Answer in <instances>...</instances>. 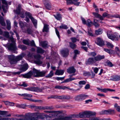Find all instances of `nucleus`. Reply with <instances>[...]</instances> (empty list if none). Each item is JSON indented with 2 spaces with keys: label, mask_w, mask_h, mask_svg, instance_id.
Returning a JSON list of instances; mask_svg holds the SVG:
<instances>
[{
  "label": "nucleus",
  "mask_w": 120,
  "mask_h": 120,
  "mask_svg": "<svg viewBox=\"0 0 120 120\" xmlns=\"http://www.w3.org/2000/svg\"><path fill=\"white\" fill-rule=\"evenodd\" d=\"M3 35L6 38H9V41H11L12 43L10 44V45H6L4 46L8 48V50H11L14 53H17V52L16 50L17 48L15 45L14 39L12 36L10 37L9 33L8 32L5 31L2 33Z\"/></svg>",
  "instance_id": "f257e3e1"
},
{
  "label": "nucleus",
  "mask_w": 120,
  "mask_h": 120,
  "mask_svg": "<svg viewBox=\"0 0 120 120\" xmlns=\"http://www.w3.org/2000/svg\"><path fill=\"white\" fill-rule=\"evenodd\" d=\"M45 72L40 71L34 68L32 72L30 71L27 73L22 75L24 78H29L32 75L35 77H43L45 75Z\"/></svg>",
  "instance_id": "f03ea898"
},
{
  "label": "nucleus",
  "mask_w": 120,
  "mask_h": 120,
  "mask_svg": "<svg viewBox=\"0 0 120 120\" xmlns=\"http://www.w3.org/2000/svg\"><path fill=\"white\" fill-rule=\"evenodd\" d=\"M26 54L24 53L16 56L13 55H9L8 56V58L10 64H16L18 61L22 60L23 57L26 56Z\"/></svg>",
  "instance_id": "7ed1b4c3"
},
{
  "label": "nucleus",
  "mask_w": 120,
  "mask_h": 120,
  "mask_svg": "<svg viewBox=\"0 0 120 120\" xmlns=\"http://www.w3.org/2000/svg\"><path fill=\"white\" fill-rule=\"evenodd\" d=\"M95 112L90 111H85L79 113V117L80 118L89 117L90 116H95Z\"/></svg>",
  "instance_id": "20e7f679"
},
{
  "label": "nucleus",
  "mask_w": 120,
  "mask_h": 120,
  "mask_svg": "<svg viewBox=\"0 0 120 120\" xmlns=\"http://www.w3.org/2000/svg\"><path fill=\"white\" fill-rule=\"evenodd\" d=\"M30 115L29 117V120H38V118L42 119H44L45 118L44 114L42 113H40L39 114H36L37 117L33 116L31 117V114L30 113Z\"/></svg>",
  "instance_id": "39448f33"
},
{
  "label": "nucleus",
  "mask_w": 120,
  "mask_h": 120,
  "mask_svg": "<svg viewBox=\"0 0 120 120\" xmlns=\"http://www.w3.org/2000/svg\"><path fill=\"white\" fill-rule=\"evenodd\" d=\"M30 107L31 109H52V107L47 106L45 107H44L42 106H36L34 105H30Z\"/></svg>",
  "instance_id": "423d86ee"
},
{
  "label": "nucleus",
  "mask_w": 120,
  "mask_h": 120,
  "mask_svg": "<svg viewBox=\"0 0 120 120\" xmlns=\"http://www.w3.org/2000/svg\"><path fill=\"white\" fill-rule=\"evenodd\" d=\"M88 96L83 94H79L75 98V100L80 101L85 99Z\"/></svg>",
  "instance_id": "0eeeda50"
},
{
  "label": "nucleus",
  "mask_w": 120,
  "mask_h": 120,
  "mask_svg": "<svg viewBox=\"0 0 120 120\" xmlns=\"http://www.w3.org/2000/svg\"><path fill=\"white\" fill-rule=\"evenodd\" d=\"M74 118L73 117L71 116H66L65 117L60 116L57 118H56L54 119V120H77L76 119H72V118Z\"/></svg>",
  "instance_id": "6e6552de"
},
{
  "label": "nucleus",
  "mask_w": 120,
  "mask_h": 120,
  "mask_svg": "<svg viewBox=\"0 0 120 120\" xmlns=\"http://www.w3.org/2000/svg\"><path fill=\"white\" fill-rule=\"evenodd\" d=\"M96 43L100 46H102L104 45V43L102 39L100 38H97L96 39Z\"/></svg>",
  "instance_id": "1a4fd4ad"
},
{
  "label": "nucleus",
  "mask_w": 120,
  "mask_h": 120,
  "mask_svg": "<svg viewBox=\"0 0 120 120\" xmlns=\"http://www.w3.org/2000/svg\"><path fill=\"white\" fill-rule=\"evenodd\" d=\"M30 113H26L24 115V118H22L19 119L15 118L13 120L11 119V120H29V117L30 115Z\"/></svg>",
  "instance_id": "9d476101"
},
{
  "label": "nucleus",
  "mask_w": 120,
  "mask_h": 120,
  "mask_svg": "<svg viewBox=\"0 0 120 120\" xmlns=\"http://www.w3.org/2000/svg\"><path fill=\"white\" fill-rule=\"evenodd\" d=\"M95 60L94 58L89 57L86 60V64L87 65L93 64L95 63Z\"/></svg>",
  "instance_id": "9b49d317"
},
{
  "label": "nucleus",
  "mask_w": 120,
  "mask_h": 120,
  "mask_svg": "<svg viewBox=\"0 0 120 120\" xmlns=\"http://www.w3.org/2000/svg\"><path fill=\"white\" fill-rule=\"evenodd\" d=\"M25 61L24 60L22 61V64H21V66H23V67L20 68V70L21 71L20 72H22L25 71L28 69V64L27 63H25Z\"/></svg>",
  "instance_id": "f8f14e48"
},
{
  "label": "nucleus",
  "mask_w": 120,
  "mask_h": 120,
  "mask_svg": "<svg viewBox=\"0 0 120 120\" xmlns=\"http://www.w3.org/2000/svg\"><path fill=\"white\" fill-rule=\"evenodd\" d=\"M34 58L37 60L34 61L35 63L37 64H40L42 63V62L39 59L41 57V56L39 54L35 55L34 56Z\"/></svg>",
  "instance_id": "ddd939ff"
},
{
  "label": "nucleus",
  "mask_w": 120,
  "mask_h": 120,
  "mask_svg": "<svg viewBox=\"0 0 120 120\" xmlns=\"http://www.w3.org/2000/svg\"><path fill=\"white\" fill-rule=\"evenodd\" d=\"M15 12L17 15H20V16L21 18L24 17V11L22 9H17L15 10Z\"/></svg>",
  "instance_id": "4468645a"
},
{
  "label": "nucleus",
  "mask_w": 120,
  "mask_h": 120,
  "mask_svg": "<svg viewBox=\"0 0 120 120\" xmlns=\"http://www.w3.org/2000/svg\"><path fill=\"white\" fill-rule=\"evenodd\" d=\"M2 3L5 5V6H4V5H3L2 6V8L4 12L6 13L7 12V9L8 8L7 3L5 0H2Z\"/></svg>",
  "instance_id": "2eb2a0df"
},
{
  "label": "nucleus",
  "mask_w": 120,
  "mask_h": 120,
  "mask_svg": "<svg viewBox=\"0 0 120 120\" xmlns=\"http://www.w3.org/2000/svg\"><path fill=\"white\" fill-rule=\"evenodd\" d=\"M62 55L64 57H66L68 55L69 50L67 49L63 50L61 51Z\"/></svg>",
  "instance_id": "dca6fc26"
},
{
  "label": "nucleus",
  "mask_w": 120,
  "mask_h": 120,
  "mask_svg": "<svg viewBox=\"0 0 120 120\" xmlns=\"http://www.w3.org/2000/svg\"><path fill=\"white\" fill-rule=\"evenodd\" d=\"M105 56L104 55L101 56L99 55L95 57L94 58V59L95 60V62L96 63L97 61H99L101 60V59L104 58Z\"/></svg>",
  "instance_id": "f3484780"
},
{
  "label": "nucleus",
  "mask_w": 120,
  "mask_h": 120,
  "mask_svg": "<svg viewBox=\"0 0 120 120\" xmlns=\"http://www.w3.org/2000/svg\"><path fill=\"white\" fill-rule=\"evenodd\" d=\"M76 71V70L73 67L68 68L67 69V71L69 73H74Z\"/></svg>",
  "instance_id": "a211bd4d"
},
{
  "label": "nucleus",
  "mask_w": 120,
  "mask_h": 120,
  "mask_svg": "<svg viewBox=\"0 0 120 120\" xmlns=\"http://www.w3.org/2000/svg\"><path fill=\"white\" fill-rule=\"evenodd\" d=\"M53 15L57 20H60L62 19V16L59 12H56V15Z\"/></svg>",
  "instance_id": "6ab92c4d"
},
{
  "label": "nucleus",
  "mask_w": 120,
  "mask_h": 120,
  "mask_svg": "<svg viewBox=\"0 0 120 120\" xmlns=\"http://www.w3.org/2000/svg\"><path fill=\"white\" fill-rule=\"evenodd\" d=\"M38 89V88L33 87H30L25 88V89L26 90L33 91H37Z\"/></svg>",
  "instance_id": "aec40b11"
},
{
  "label": "nucleus",
  "mask_w": 120,
  "mask_h": 120,
  "mask_svg": "<svg viewBox=\"0 0 120 120\" xmlns=\"http://www.w3.org/2000/svg\"><path fill=\"white\" fill-rule=\"evenodd\" d=\"M117 35L115 34V33H114L110 36L109 38L112 41L115 40H117Z\"/></svg>",
  "instance_id": "412c9836"
},
{
  "label": "nucleus",
  "mask_w": 120,
  "mask_h": 120,
  "mask_svg": "<svg viewBox=\"0 0 120 120\" xmlns=\"http://www.w3.org/2000/svg\"><path fill=\"white\" fill-rule=\"evenodd\" d=\"M93 14L96 17L98 18L101 20H103V17L100 14L97 13L93 12Z\"/></svg>",
  "instance_id": "4be33fe9"
},
{
  "label": "nucleus",
  "mask_w": 120,
  "mask_h": 120,
  "mask_svg": "<svg viewBox=\"0 0 120 120\" xmlns=\"http://www.w3.org/2000/svg\"><path fill=\"white\" fill-rule=\"evenodd\" d=\"M8 113V112L7 111H0V115L1 116V115H4L6 116H11V115L10 114L7 115Z\"/></svg>",
  "instance_id": "5701e85b"
},
{
  "label": "nucleus",
  "mask_w": 120,
  "mask_h": 120,
  "mask_svg": "<svg viewBox=\"0 0 120 120\" xmlns=\"http://www.w3.org/2000/svg\"><path fill=\"white\" fill-rule=\"evenodd\" d=\"M64 71L63 70H57L55 74L57 75H62L64 74Z\"/></svg>",
  "instance_id": "b1692460"
},
{
  "label": "nucleus",
  "mask_w": 120,
  "mask_h": 120,
  "mask_svg": "<svg viewBox=\"0 0 120 120\" xmlns=\"http://www.w3.org/2000/svg\"><path fill=\"white\" fill-rule=\"evenodd\" d=\"M6 22L7 25V28L8 30H9L11 28L10 22L8 20H7Z\"/></svg>",
  "instance_id": "393cba45"
},
{
  "label": "nucleus",
  "mask_w": 120,
  "mask_h": 120,
  "mask_svg": "<svg viewBox=\"0 0 120 120\" xmlns=\"http://www.w3.org/2000/svg\"><path fill=\"white\" fill-rule=\"evenodd\" d=\"M49 29V26L47 24H44V28L43 29V32H48Z\"/></svg>",
  "instance_id": "a878e982"
},
{
  "label": "nucleus",
  "mask_w": 120,
  "mask_h": 120,
  "mask_svg": "<svg viewBox=\"0 0 120 120\" xmlns=\"http://www.w3.org/2000/svg\"><path fill=\"white\" fill-rule=\"evenodd\" d=\"M23 99H26L28 100H29L30 101H32L34 102H42V101L41 100H36L34 99H31L29 98H23Z\"/></svg>",
  "instance_id": "bb28decb"
},
{
  "label": "nucleus",
  "mask_w": 120,
  "mask_h": 120,
  "mask_svg": "<svg viewBox=\"0 0 120 120\" xmlns=\"http://www.w3.org/2000/svg\"><path fill=\"white\" fill-rule=\"evenodd\" d=\"M18 94L21 96L28 98H31L32 96V95L27 93H24L22 94Z\"/></svg>",
  "instance_id": "cd10ccee"
},
{
  "label": "nucleus",
  "mask_w": 120,
  "mask_h": 120,
  "mask_svg": "<svg viewBox=\"0 0 120 120\" xmlns=\"http://www.w3.org/2000/svg\"><path fill=\"white\" fill-rule=\"evenodd\" d=\"M37 52L38 53L42 54L44 53L45 51L43 50L41 48L39 47H38Z\"/></svg>",
  "instance_id": "c85d7f7f"
},
{
  "label": "nucleus",
  "mask_w": 120,
  "mask_h": 120,
  "mask_svg": "<svg viewBox=\"0 0 120 120\" xmlns=\"http://www.w3.org/2000/svg\"><path fill=\"white\" fill-rule=\"evenodd\" d=\"M31 19L35 27L36 28L37 23V20L36 19H35L33 17L31 18Z\"/></svg>",
  "instance_id": "c756f323"
},
{
  "label": "nucleus",
  "mask_w": 120,
  "mask_h": 120,
  "mask_svg": "<svg viewBox=\"0 0 120 120\" xmlns=\"http://www.w3.org/2000/svg\"><path fill=\"white\" fill-rule=\"evenodd\" d=\"M46 8L48 10H50L51 7V3L49 2L47 3L45 5Z\"/></svg>",
  "instance_id": "7c9ffc66"
},
{
  "label": "nucleus",
  "mask_w": 120,
  "mask_h": 120,
  "mask_svg": "<svg viewBox=\"0 0 120 120\" xmlns=\"http://www.w3.org/2000/svg\"><path fill=\"white\" fill-rule=\"evenodd\" d=\"M41 44L43 48H45L47 47L48 43L46 41L41 42Z\"/></svg>",
  "instance_id": "2f4dec72"
},
{
  "label": "nucleus",
  "mask_w": 120,
  "mask_h": 120,
  "mask_svg": "<svg viewBox=\"0 0 120 120\" xmlns=\"http://www.w3.org/2000/svg\"><path fill=\"white\" fill-rule=\"evenodd\" d=\"M102 32V30L101 29H99L95 31L96 34L98 35L101 34Z\"/></svg>",
  "instance_id": "473e14b6"
},
{
  "label": "nucleus",
  "mask_w": 120,
  "mask_h": 120,
  "mask_svg": "<svg viewBox=\"0 0 120 120\" xmlns=\"http://www.w3.org/2000/svg\"><path fill=\"white\" fill-rule=\"evenodd\" d=\"M19 47L22 50H26L27 49V47L26 46L21 45H19Z\"/></svg>",
  "instance_id": "72a5a7b5"
},
{
  "label": "nucleus",
  "mask_w": 120,
  "mask_h": 120,
  "mask_svg": "<svg viewBox=\"0 0 120 120\" xmlns=\"http://www.w3.org/2000/svg\"><path fill=\"white\" fill-rule=\"evenodd\" d=\"M53 71L52 70L50 71L49 74L46 76V78H51L53 75Z\"/></svg>",
  "instance_id": "f704fd0d"
},
{
  "label": "nucleus",
  "mask_w": 120,
  "mask_h": 120,
  "mask_svg": "<svg viewBox=\"0 0 120 120\" xmlns=\"http://www.w3.org/2000/svg\"><path fill=\"white\" fill-rule=\"evenodd\" d=\"M69 45L70 47L72 49H75L76 47V45L72 42L69 43Z\"/></svg>",
  "instance_id": "c9c22d12"
},
{
  "label": "nucleus",
  "mask_w": 120,
  "mask_h": 120,
  "mask_svg": "<svg viewBox=\"0 0 120 120\" xmlns=\"http://www.w3.org/2000/svg\"><path fill=\"white\" fill-rule=\"evenodd\" d=\"M23 43L25 45H29L30 40H24L22 41Z\"/></svg>",
  "instance_id": "e433bc0d"
},
{
  "label": "nucleus",
  "mask_w": 120,
  "mask_h": 120,
  "mask_svg": "<svg viewBox=\"0 0 120 120\" xmlns=\"http://www.w3.org/2000/svg\"><path fill=\"white\" fill-rule=\"evenodd\" d=\"M110 15L106 13L105 12L102 15V16L103 17V19H104V18L105 17H106L108 18H109L110 17Z\"/></svg>",
  "instance_id": "4c0bfd02"
},
{
  "label": "nucleus",
  "mask_w": 120,
  "mask_h": 120,
  "mask_svg": "<svg viewBox=\"0 0 120 120\" xmlns=\"http://www.w3.org/2000/svg\"><path fill=\"white\" fill-rule=\"evenodd\" d=\"M16 106L19 108H22L24 109L26 107V105L24 104H17V105Z\"/></svg>",
  "instance_id": "58836bf2"
},
{
  "label": "nucleus",
  "mask_w": 120,
  "mask_h": 120,
  "mask_svg": "<svg viewBox=\"0 0 120 120\" xmlns=\"http://www.w3.org/2000/svg\"><path fill=\"white\" fill-rule=\"evenodd\" d=\"M96 21H98V20L96 19H94V23H93L94 24L96 27H98L99 26V25L98 23L96 22Z\"/></svg>",
  "instance_id": "ea45409f"
},
{
  "label": "nucleus",
  "mask_w": 120,
  "mask_h": 120,
  "mask_svg": "<svg viewBox=\"0 0 120 120\" xmlns=\"http://www.w3.org/2000/svg\"><path fill=\"white\" fill-rule=\"evenodd\" d=\"M75 79L74 78H69L67 79H66L64 81V82H68L71 81Z\"/></svg>",
  "instance_id": "a19ab883"
},
{
  "label": "nucleus",
  "mask_w": 120,
  "mask_h": 120,
  "mask_svg": "<svg viewBox=\"0 0 120 120\" xmlns=\"http://www.w3.org/2000/svg\"><path fill=\"white\" fill-rule=\"evenodd\" d=\"M106 45L109 48H112L113 47V45L109 42H107Z\"/></svg>",
  "instance_id": "79ce46f5"
},
{
  "label": "nucleus",
  "mask_w": 120,
  "mask_h": 120,
  "mask_svg": "<svg viewBox=\"0 0 120 120\" xmlns=\"http://www.w3.org/2000/svg\"><path fill=\"white\" fill-rule=\"evenodd\" d=\"M97 55L96 53L94 52H91L88 54V55L89 56H94Z\"/></svg>",
  "instance_id": "37998d69"
},
{
  "label": "nucleus",
  "mask_w": 120,
  "mask_h": 120,
  "mask_svg": "<svg viewBox=\"0 0 120 120\" xmlns=\"http://www.w3.org/2000/svg\"><path fill=\"white\" fill-rule=\"evenodd\" d=\"M83 75L85 76H89L91 75L90 73L89 72H84Z\"/></svg>",
  "instance_id": "c03bdc74"
},
{
  "label": "nucleus",
  "mask_w": 120,
  "mask_h": 120,
  "mask_svg": "<svg viewBox=\"0 0 120 120\" xmlns=\"http://www.w3.org/2000/svg\"><path fill=\"white\" fill-rule=\"evenodd\" d=\"M88 34L89 35L93 36V31L91 30V29L89 28L88 29Z\"/></svg>",
  "instance_id": "a18cd8bd"
},
{
  "label": "nucleus",
  "mask_w": 120,
  "mask_h": 120,
  "mask_svg": "<svg viewBox=\"0 0 120 120\" xmlns=\"http://www.w3.org/2000/svg\"><path fill=\"white\" fill-rule=\"evenodd\" d=\"M92 69L93 70V71L94 72L96 73H97L98 70L99 68L97 67H93L92 68Z\"/></svg>",
  "instance_id": "49530a36"
},
{
  "label": "nucleus",
  "mask_w": 120,
  "mask_h": 120,
  "mask_svg": "<svg viewBox=\"0 0 120 120\" xmlns=\"http://www.w3.org/2000/svg\"><path fill=\"white\" fill-rule=\"evenodd\" d=\"M87 25L89 26H90L92 24V23L90 19L87 20Z\"/></svg>",
  "instance_id": "de8ad7c7"
},
{
  "label": "nucleus",
  "mask_w": 120,
  "mask_h": 120,
  "mask_svg": "<svg viewBox=\"0 0 120 120\" xmlns=\"http://www.w3.org/2000/svg\"><path fill=\"white\" fill-rule=\"evenodd\" d=\"M25 14L26 16H28L30 19L31 18L33 17L32 16L31 14L29 12H26Z\"/></svg>",
  "instance_id": "09e8293b"
},
{
  "label": "nucleus",
  "mask_w": 120,
  "mask_h": 120,
  "mask_svg": "<svg viewBox=\"0 0 120 120\" xmlns=\"http://www.w3.org/2000/svg\"><path fill=\"white\" fill-rule=\"evenodd\" d=\"M64 86H60L59 85H57L55 87V89H62L63 90L64 89Z\"/></svg>",
  "instance_id": "8fccbe9b"
},
{
  "label": "nucleus",
  "mask_w": 120,
  "mask_h": 120,
  "mask_svg": "<svg viewBox=\"0 0 120 120\" xmlns=\"http://www.w3.org/2000/svg\"><path fill=\"white\" fill-rule=\"evenodd\" d=\"M60 28L61 29H67L68 28L67 26L64 25H61L60 26Z\"/></svg>",
  "instance_id": "3c124183"
},
{
  "label": "nucleus",
  "mask_w": 120,
  "mask_h": 120,
  "mask_svg": "<svg viewBox=\"0 0 120 120\" xmlns=\"http://www.w3.org/2000/svg\"><path fill=\"white\" fill-rule=\"evenodd\" d=\"M108 114H111L113 113L114 112V110L110 109L108 110Z\"/></svg>",
  "instance_id": "603ef678"
},
{
  "label": "nucleus",
  "mask_w": 120,
  "mask_h": 120,
  "mask_svg": "<svg viewBox=\"0 0 120 120\" xmlns=\"http://www.w3.org/2000/svg\"><path fill=\"white\" fill-rule=\"evenodd\" d=\"M104 49L105 51H106L109 54H112V50H109L105 48H104Z\"/></svg>",
  "instance_id": "864d4df0"
},
{
  "label": "nucleus",
  "mask_w": 120,
  "mask_h": 120,
  "mask_svg": "<svg viewBox=\"0 0 120 120\" xmlns=\"http://www.w3.org/2000/svg\"><path fill=\"white\" fill-rule=\"evenodd\" d=\"M71 39L72 42L73 43L77 41H79V40L77 39L75 37L71 38Z\"/></svg>",
  "instance_id": "5fc2aeb1"
},
{
  "label": "nucleus",
  "mask_w": 120,
  "mask_h": 120,
  "mask_svg": "<svg viewBox=\"0 0 120 120\" xmlns=\"http://www.w3.org/2000/svg\"><path fill=\"white\" fill-rule=\"evenodd\" d=\"M80 2H79L75 1L73 2L72 4H74L75 5L77 6H78L79 5V4H80Z\"/></svg>",
  "instance_id": "6e6d98bb"
},
{
  "label": "nucleus",
  "mask_w": 120,
  "mask_h": 120,
  "mask_svg": "<svg viewBox=\"0 0 120 120\" xmlns=\"http://www.w3.org/2000/svg\"><path fill=\"white\" fill-rule=\"evenodd\" d=\"M30 45L32 46H36L33 40H32L31 41H30Z\"/></svg>",
  "instance_id": "4d7b16f0"
},
{
  "label": "nucleus",
  "mask_w": 120,
  "mask_h": 120,
  "mask_svg": "<svg viewBox=\"0 0 120 120\" xmlns=\"http://www.w3.org/2000/svg\"><path fill=\"white\" fill-rule=\"evenodd\" d=\"M113 34L112 31H109L107 33V36L109 38L110 36Z\"/></svg>",
  "instance_id": "13d9d810"
},
{
  "label": "nucleus",
  "mask_w": 120,
  "mask_h": 120,
  "mask_svg": "<svg viewBox=\"0 0 120 120\" xmlns=\"http://www.w3.org/2000/svg\"><path fill=\"white\" fill-rule=\"evenodd\" d=\"M110 79L112 80L117 81L116 76H112L111 77Z\"/></svg>",
  "instance_id": "bf43d9fd"
},
{
  "label": "nucleus",
  "mask_w": 120,
  "mask_h": 120,
  "mask_svg": "<svg viewBox=\"0 0 120 120\" xmlns=\"http://www.w3.org/2000/svg\"><path fill=\"white\" fill-rule=\"evenodd\" d=\"M57 95H52L50 97L48 98V99H49L50 98H54L56 99L57 98Z\"/></svg>",
  "instance_id": "052dcab7"
},
{
  "label": "nucleus",
  "mask_w": 120,
  "mask_h": 120,
  "mask_svg": "<svg viewBox=\"0 0 120 120\" xmlns=\"http://www.w3.org/2000/svg\"><path fill=\"white\" fill-rule=\"evenodd\" d=\"M67 4L68 5L72 4L73 2L72 0H66Z\"/></svg>",
  "instance_id": "680f3d73"
},
{
  "label": "nucleus",
  "mask_w": 120,
  "mask_h": 120,
  "mask_svg": "<svg viewBox=\"0 0 120 120\" xmlns=\"http://www.w3.org/2000/svg\"><path fill=\"white\" fill-rule=\"evenodd\" d=\"M32 30L31 29L29 28H27L26 32L28 34H31L32 33Z\"/></svg>",
  "instance_id": "e2e57ef3"
},
{
  "label": "nucleus",
  "mask_w": 120,
  "mask_h": 120,
  "mask_svg": "<svg viewBox=\"0 0 120 120\" xmlns=\"http://www.w3.org/2000/svg\"><path fill=\"white\" fill-rule=\"evenodd\" d=\"M86 83V82L85 81H79V85H84Z\"/></svg>",
  "instance_id": "0e129e2a"
},
{
  "label": "nucleus",
  "mask_w": 120,
  "mask_h": 120,
  "mask_svg": "<svg viewBox=\"0 0 120 120\" xmlns=\"http://www.w3.org/2000/svg\"><path fill=\"white\" fill-rule=\"evenodd\" d=\"M0 120H11L9 118H1V116L0 115Z\"/></svg>",
  "instance_id": "69168bd1"
},
{
  "label": "nucleus",
  "mask_w": 120,
  "mask_h": 120,
  "mask_svg": "<svg viewBox=\"0 0 120 120\" xmlns=\"http://www.w3.org/2000/svg\"><path fill=\"white\" fill-rule=\"evenodd\" d=\"M101 112L102 114L108 115V110L103 111Z\"/></svg>",
  "instance_id": "338daca9"
},
{
  "label": "nucleus",
  "mask_w": 120,
  "mask_h": 120,
  "mask_svg": "<svg viewBox=\"0 0 120 120\" xmlns=\"http://www.w3.org/2000/svg\"><path fill=\"white\" fill-rule=\"evenodd\" d=\"M20 86H23L24 87H26L28 86V85L25 82H23L22 84H20Z\"/></svg>",
  "instance_id": "774afa93"
}]
</instances>
